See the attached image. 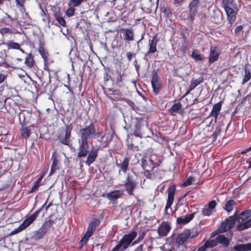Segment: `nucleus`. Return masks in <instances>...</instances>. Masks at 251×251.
I'll list each match as a JSON object with an SVG mask.
<instances>
[{"label":"nucleus","mask_w":251,"mask_h":251,"mask_svg":"<svg viewBox=\"0 0 251 251\" xmlns=\"http://www.w3.org/2000/svg\"><path fill=\"white\" fill-rule=\"evenodd\" d=\"M46 203L42 206V207L38 209V210L36 211L33 214H32L31 215H30L29 217L26 218L23 223L22 224L17 228H15L13 230H12L10 233L11 235H15L16 234L22 231H23L24 229H25V228L28 227L31 223H32L34 220L36 219V218L39 215L40 212L45 206Z\"/></svg>","instance_id":"f257e3e1"},{"label":"nucleus","mask_w":251,"mask_h":251,"mask_svg":"<svg viewBox=\"0 0 251 251\" xmlns=\"http://www.w3.org/2000/svg\"><path fill=\"white\" fill-rule=\"evenodd\" d=\"M190 236L189 230H185L178 235L176 242L172 244V249L174 251H183L185 246V243Z\"/></svg>","instance_id":"f03ea898"},{"label":"nucleus","mask_w":251,"mask_h":251,"mask_svg":"<svg viewBox=\"0 0 251 251\" xmlns=\"http://www.w3.org/2000/svg\"><path fill=\"white\" fill-rule=\"evenodd\" d=\"M137 234L136 232L132 231L128 234L125 235L119 243L112 250V251H123L126 249L136 237Z\"/></svg>","instance_id":"7ed1b4c3"},{"label":"nucleus","mask_w":251,"mask_h":251,"mask_svg":"<svg viewBox=\"0 0 251 251\" xmlns=\"http://www.w3.org/2000/svg\"><path fill=\"white\" fill-rule=\"evenodd\" d=\"M158 160L156 155L153 154L150 156H146L142 161V167L147 172L152 171L158 166Z\"/></svg>","instance_id":"20e7f679"},{"label":"nucleus","mask_w":251,"mask_h":251,"mask_svg":"<svg viewBox=\"0 0 251 251\" xmlns=\"http://www.w3.org/2000/svg\"><path fill=\"white\" fill-rule=\"evenodd\" d=\"M224 7L227 17V20L230 25H232L236 18L237 11L235 8L231 3H227L226 1H224L223 2Z\"/></svg>","instance_id":"39448f33"},{"label":"nucleus","mask_w":251,"mask_h":251,"mask_svg":"<svg viewBox=\"0 0 251 251\" xmlns=\"http://www.w3.org/2000/svg\"><path fill=\"white\" fill-rule=\"evenodd\" d=\"M79 133L81 135V139L79 141L87 142V140L89 138L92 137L93 135H95L96 130L95 126L93 124H91L85 128L80 129Z\"/></svg>","instance_id":"423d86ee"},{"label":"nucleus","mask_w":251,"mask_h":251,"mask_svg":"<svg viewBox=\"0 0 251 251\" xmlns=\"http://www.w3.org/2000/svg\"><path fill=\"white\" fill-rule=\"evenodd\" d=\"M99 225V221L96 219L89 224L86 232L80 241L79 244L81 246L87 242L88 238L91 236L93 232L95 231L96 228Z\"/></svg>","instance_id":"0eeeda50"},{"label":"nucleus","mask_w":251,"mask_h":251,"mask_svg":"<svg viewBox=\"0 0 251 251\" xmlns=\"http://www.w3.org/2000/svg\"><path fill=\"white\" fill-rule=\"evenodd\" d=\"M53 223V221L52 220H49L45 222L42 227L40 228L34 234V238L36 239L42 238L50 228Z\"/></svg>","instance_id":"6e6552de"},{"label":"nucleus","mask_w":251,"mask_h":251,"mask_svg":"<svg viewBox=\"0 0 251 251\" xmlns=\"http://www.w3.org/2000/svg\"><path fill=\"white\" fill-rule=\"evenodd\" d=\"M168 199L165 208V213L168 214V209L171 208L174 200V196L176 192V187L175 185H171L167 190Z\"/></svg>","instance_id":"1a4fd4ad"},{"label":"nucleus","mask_w":251,"mask_h":251,"mask_svg":"<svg viewBox=\"0 0 251 251\" xmlns=\"http://www.w3.org/2000/svg\"><path fill=\"white\" fill-rule=\"evenodd\" d=\"M72 127L70 126H67L65 130H64L59 134L58 138L60 142L64 145H68L70 143V138Z\"/></svg>","instance_id":"9d476101"},{"label":"nucleus","mask_w":251,"mask_h":251,"mask_svg":"<svg viewBox=\"0 0 251 251\" xmlns=\"http://www.w3.org/2000/svg\"><path fill=\"white\" fill-rule=\"evenodd\" d=\"M236 220L234 217H230L223 222L220 226V231L224 232L231 228L235 224Z\"/></svg>","instance_id":"9b49d317"},{"label":"nucleus","mask_w":251,"mask_h":251,"mask_svg":"<svg viewBox=\"0 0 251 251\" xmlns=\"http://www.w3.org/2000/svg\"><path fill=\"white\" fill-rule=\"evenodd\" d=\"M151 85L154 92L157 94L159 93L160 90L162 87V83L156 73H154L152 75L151 80Z\"/></svg>","instance_id":"f8f14e48"},{"label":"nucleus","mask_w":251,"mask_h":251,"mask_svg":"<svg viewBox=\"0 0 251 251\" xmlns=\"http://www.w3.org/2000/svg\"><path fill=\"white\" fill-rule=\"evenodd\" d=\"M216 205V202L215 201H212L209 202L208 204L205 205L202 210V214L204 216H209L211 215L214 211Z\"/></svg>","instance_id":"ddd939ff"},{"label":"nucleus","mask_w":251,"mask_h":251,"mask_svg":"<svg viewBox=\"0 0 251 251\" xmlns=\"http://www.w3.org/2000/svg\"><path fill=\"white\" fill-rule=\"evenodd\" d=\"M171 226L167 222H163L158 227L157 232L161 237L166 236L171 229Z\"/></svg>","instance_id":"4468645a"},{"label":"nucleus","mask_w":251,"mask_h":251,"mask_svg":"<svg viewBox=\"0 0 251 251\" xmlns=\"http://www.w3.org/2000/svg\"><path fill=\"white\" fill-rule=\"evenodd\" d=\"M120 31L124 36V40L126 41L134 40V33L131 28H121Z\"/></svg>","instance_id":"2eb2a0df"},{"label":"nucleus","mask_w":251,"mask_h":251,"mask_svg":"<svg viewBox=\"0 0 251 251\" xmlns=\"http://www.w3.org/2000/svg\"><path fill=\"white\" fill-rule=\"evenodd\" d=\"M79 152L78 157H81L85 156L87 155L88 145L87 142L79 141Z\"/></svg>","instance_id":"dca6fc26"},{"label":"nucleus","mask_w":251,"mask_h":251,"mask_svg":"<svg viewBox=\"0 0 251 251\" xmlns=\"http://www.w3.org/2000/svg\"><path fill=\"white\" fill-rule=\"evenodd\" d=\"M219 52L217 48L215 47H211L209 56V62L210 63H213L218 59Z\"/></svg>","instance_id":"f3484780"},{"label":"nucleus","mask_w":251,"mask_h":251,"mask_svg":"<svg viewBox=\"0 0 251 251\" xmlns=\"http://www.w3.org/2000/svg\"><path fill=\"white\" fill-rule=\"evenodd\" d=\"M125 187L126 188V191L129 195H133V190L136 185V183L130 179L129 177H127L126 181L125 183Z\"/></svg>","instance_id":"a211bd4d"},{"label":"nucleus","mask_w":251,"mask_h":251,"mask_svg":"<svg viewBox=\"0 0 251 251\" xmlns=\"http://www.w3.org/2000/svg\"><path fill=\"white\" fill-rule=\"evenodd\" d=\"M123 194V190H117L112 191L107 194V197L110 201H114L120 198Z\"/></svg>","instance_id":"6ab92c4d"},{"label":"nucleus","mask_w":251,"mask_h":251,"mask_svg":"<svg viewBox=\"0 0 251 251\" xmlns=\"http://www.w3.org/2000/svg\"><path fill=\"white\" fill-rule=\"evenodd\" d=\"M251 211L245 210L242 212L235 219L239 224L244 223V222L251 216Z\"/></svg>","instance_id":"aec40b11"},{"label":"nucleus","mask_w":251,"mask_h":251,"mask_svg":"<svg viewBox=\"0 0 251 251\" xmlns=\"http://www.w3.org/2000/svg\"><path fill=\"white\" fill-rule=\"evenodd\" d=\"M222 107V103L221 102H219L216 104H215L212 108V110L209 116H213L215 118V121H216L218 116L221 111Z\"/></svg>","instance_id":"412c9836"},{"label":"nucleus","mask_w":251,"mask_h":251,"mask_svg":"<svg viewBox=\"0 0 251 251\" xmlns=\"http://www.w3.org/2000/svg\"><path fill=\"white\" fill-rule=\"evenodd\" d=\"M157 39L156 36H154L151 40H149L150 49L148 52V54L153 53L156 51V45Z\"/></svg>","instance_id":"4be33fe9"},{"label":"nucleus","mask_w":251,"mask_h":251,"mask_svg":"<svg viewBox=\"0 0 251 251\" xmlns=\"http://www.w3.org/2000/svg\"><path fill=\"white\" fill-rule=\"evenodd\" d=\"M195 213L186 215L184 217H179L177 219V222L180 224H186L191 221L194 217Z\"/></svg>","instance_id":"5701e85b"},{"label":"nucleus","mask_w":251,"mask_h":251,"mask_svg":"<svg viewBox=\"0 0 251 251\" xmlns=\"http://www.w3.org/2000/svg\"><path fill=\"white\" fill-rule=\"evenodd\" d=\"M217 244L219 243L222 244L223 246L227 247L229 244V240L226 238L224 235H220L216 237Z\"/></svg>","instance_id":"b1692460"},{"label":"nucleus","mask_w":251,"mask_h":251,"mask_svg":"<svg viewBox=\"0 0 251 251\" xmlns=\"http://www.w3.org/2000/svg\"><path fill=\"white\" fill-rule=\"evenodd\" d=\"M199 3V0H193L189 4L190 12L191 14L195 16L197 11V5Z\"/></svg>","instance_id":"393cba45"},{"label":"nucleus","mask_w":251,"mask_h":251,"mask_svg":"<svg viewBox=\"0 0 251 251\" xmlns=\"http://www.w3.org/2000/svg\"><path fill=\"white\" fill-rule=\"evenodd\" d=\"M97 156V153L96 151H91L87 157V160L85 162L86 164L90 166L91 164L95 160Z\"/></svg>","instance_id":"a878e982"},{"label":"nucleus","mask_w":251,"mask_h":251,"mask_svg":"<svg viewBox=\"0 0 251 251\" xmlns=\"http://www.w3.org/2000/svg\"><path fill=\"white\" fill-rule=\"evenodd\" d=\"M234 249L237 251H245L251 250V243L241 244L239 246H235Z\"/></svg>","instance_id":"bb28decb"},{"label":"nucleus","mask_w":251,"mask_h":251,"mask_svg":"<svg viewBox=\"0 0 251 251\" xmlns=\"http://www.w3.org/2000/svg\"><path fill=\"white\" fill-rule=\"evenodd\" d=\"M129 164V159L127 158H125L121 164H117V166L120 168V171L126 173Z\"/></svg>","instance_id":"cd10ccee"},{"label":"nucleus","mask_w":251,"mask_h":251,"mask_svg":"<svg viewBox=\"0 0 251 251\" xmlns=\"http://www.w3.org/2000/svg\"><path fill=\"white\" fill-rule=\"evenodd\" d=\"M181 108V104L178 102L174 104L172 107L169 109V112L172 115H175Z\"/></svg>","instance_id":"c85d7f7f"},{"label":"nucleus","mask_w":251,"mask_h":251,"mask_svg":"<svg viewBox=\"0 0 251 251\" xmlns=\"http://www.w3.org/2000/svg\"><path fill=\"white\" fill-rule=\"evenodd\" d=\"M251 226V218L247 221L240 224L237 226L238 230H243Z\"/></svg>","instance_id":"c756f323"},{"label":"nucleus","mask_w":251,"mask_h":251,"mask_svg":"<svg viewBox=\"0 0 251 251\" xmlns=\"http://www.w3.org/2000/svg\"><path fill=\"white\" fill-rule=\"evenodd\" d=\"M202 81V79L201 78H199L198 79H193L191 81V83L189 86V90L190 91H192L194 88H195L198 85L201 84Z\"/></svg>","instance_id":"7c9ffc66"},{"label":"nucleus","mask_w":251,"mask_h":251,"mask_svg":"<svg viewBox=\"0 0 251 251\" xmlns=\"http://www.w3.org/2000/svg\"><path fill=\"white\" fill-rule=\"evenodd\" d=\"M7 48L8 49H17L20 50L22 52H24L22 49H20V45L15 42H10L7 44Z\"/></svg>","instance_id":"2f4dec72"},{"label":"nucleus","mask_w":251,"mask_h":251,"mask_svg":"<svg viewBox=\"0 0 251 251\" xmlns=\"http://www.w3.org/2000/svg\"><path fill=\"white\" fill-rule=\"evenodd\" d=\"M33 57L31 54L28 55L25 60V64L29 68H31L34 64Z\"/></svg>","instance_id":"473e14b6"},{"label":"nucleus","mask_w":251,"mask_h":251,"mask_svg":"<svg viewBox=\"0 0 251 251\" xmlns=\"http://www.w3.org/2000/svg\"><path fill=\"white\" fill-rule=\"evenodd\" d=\"M235 204V202L233 200H229L226 202L225 209L228 212H230L233 209V207Z\"/></svg>","instance_id":"72a5a7b5"},{"label":"nucleus","mask_w":251,"mask_h":251,"mask_svg":"<svg viewBox=\"0 0 251 251\" xmlns=\"http://www.w3.org/2000/svg\"><path fill=\"white\" fill-rule=\"evenodd\" d=\"M140 127L141 126L140 123H137L135 126L133 134L135 136L141 138V131L140 130Z\"/></svg>","instance_id":"f704fd0d"},{"label":"nucleus","mask_w":251,"mask_h":251,"mask_svg":"<svg viewBox=\"0 0 251 251\" xmlns=\"http://www.w3.org/2000/svg\"><path fill=\"white\" fill-rule=\"evenodd\" d=\"M251 77V74L249 70L245 69V75L242 83L244 84L250 80Z\"/></svg>","instance_id":"c9c22d12"},{"label":"nucleus","mask_w":251,"mask_h":251,"mask_svg":"<svg viewBox=\"0 0 251 251\" xmlns=\"http://www.w3.org/2000/svg\"><path fill=\"white\" fill-rule=\"evenodd\" d=\"M205 244L208 248H211L217 245V241L216 239L215 240H208L205 243Z\"/></svg>","instance_id":"e433bc0d"},{"label":"nucleus","mask_w":251,"mask_h":251,"mask_svg":"<svg viewBox=\"0 0 251 251\" xmlns=\"http://www.w3.org/2000/svg\"><path fill=\"white\" fill-rule=\"evenodd\" d=\"M191 56L196 61L202 60H203V59L204 58L200 54L197 53L196 52H195L194 51H193L192 52Z\"/></svg>","instance_id":"4c0bfd02"},{"label":"nucleus","mask_w":251,"mask_h":251,"mask_svg":"<svg viewBox=\"0 0 251 251\" xmlns=\"http://www.w3.org/2000/svg\"><path fill=\"white\" fill-rule=\"evenodd\" d=\"M21 134L24 138H26L29 136L30 133L27 128H23L21 131Z\"/></svg>","instance_id":"58836bf2"},{"label":"nucleus","mask_w":251,"mask_h":251,"mask_svg":"<svg viewBox=\"0 0 251 251\" xmlns=\"http://www.w3.org/2000/svg\"><path fill=\"white\" fill-rule=\"evenodd\" d=\"M57 160L54 159L51 164V167L50 169V175H51L54 172H55L57 169Z\"/></svg>","instance_id":"ea45409f"},{"label":"nucleus","mask_w":251,"mask_h":251,"mask_svg":"<svg viewBox=\"0 0 251 251\" xmlns=\"http://www.w3.org/2000/svg\"><path fill=\"white\" fill-rule=\"evenodd\" d=\"M55 19L58 22V23L61 25L62 26H65L66 22L63 17L60 16L59 15H55Z\"/></svg>","instance_id":"a19ab883"},{"label":"nucleus","mask_w":251,"mask_h":251,"mask_svg":"<svg viewBox=\"0 0 251 251\" xmlns=\"http://www.w3.org/2000/svg\"><path fill=\"white\" fill-rule=\"evenodd\" d=\"M39 51L44 60L46 61V59L48 58V52L43 48H40Z\"/></svg>","instance_id":"79ce46f5"},{"label":"nucleus","mask_w":251,"mask_h":251,"mask_svg":"<svg viewBox=\"0 0 251 251\" xmlns=\"http://www.w3.org/2000/svg\"><path fill=\"white\" fill-rule=\"evenodd\" d=\"M41 179H42V178L40 177L35 182V183H34V185L33 186V187L30 191V192H34L37 190V189L40 185Z\"/></svg>","instance_id":"37998d69"},{"label":"nucleus","mask_w":251,"mask_h":251,"mask_svg":"<svg viewBox=\"0 0 251 251\" xmlns=\"http://www.w3.org/2000/svg\"><path fill=\"white\" fill-rule=\"evenodd\" d=\"M74 6H69V8L66 11V14L68 16L71 17L75 14V9Z\"/></svg>","instance_id":"c03bdc74"},{"label":"nucleus","mask_w":251,"mask_h":251,"mask_svg":"<svg viewBox=\"0 0 251 251\" xmlns=\"http://www.w3.org/2000/svg\"><path fill=\"white\" fill-rule=\"evenodd\" d=\"M170 245L168 244H165L164 246L160 247L161 250L163 251H174L172 249V246H171V249L170 248Z\"/></svg>","instance_id":"a18cd8bd"},{"label":"nucleus","mask_w":251,"mask_h":251,"mask_svg":"<svg viewBox=\"0 0 251 251\" xmlns=\"http://www.w3.org/2000/svg\"><path fill=\"white\" fill-rule=\"evenodd\" d=\"M193 181V178L192 177H188L186 180L183 183V185L184 186H187L190 185L192 184Z\"/></svg>","instance_id":"49530a36"},{"label":"nucleus","mask_w":251,"mask_h":251,"mask_svg":"<svg viewBox=\"0 0 251 251\" xmlns=\"http://www.w3.org/2000/svg\"><path fill=\"white\" fill-rule=\"evenodd\" d=\"M10 29L7 27H4L0 29V33L3 35L10 32Z\"/></svg>","instance_id":"de8ad7c7"},{"label":"nucleus","mask_w":251,"mask_h":251,"mask_svg":"<svg viewBox=\"0 0 251 251\" xmlns=\"http://www.w3.org/2000/svg\"><path fill=\"white\" fill-rule=\"evenodd\" d=\"M145 233L143 232L139 236L137 241L134 242V244L138 243L140 242L144 238Z\"/></svg>","instance_id":"09e8293b"},{"label":"nucleus","mask_w":251,"mask_h":251,"mask_svg":"<svg viewBox=\"0 0 251 251\" xmlns=\"http://www.w3.org/2000/svg\"><path fill=\"white\" fill-rule=\"evenodd\" d=\"M242 29H243L242 25L237 26V27H236V28L234 30V32L236 34H239L240 33V32L242 30Z\"/></svg>","instance_id":"8fccbe9b"},{"label":"nucleus","mask_w":251,"mask_h":251,"mask_svg":"<svg viewBox=\"0 0 251 251\" xmlns=\"http://www.w3.org/2000/svg\"><path fill=\"white\" fill-rule=\"evenodd\" d=\"M17 5H19L21 7H23L25 0H16Z\"/></svg>","instance_id":"3c124183"},{"label":"nucleus","mask_w":251,"mask_h":251,"mask_svg":"<svg viewBox=\"0 0 251 251\" xmlns=\"http://www.w3.org/2000/svg\"><path fill=\"white\" fill-rule=\"evenodd\" d=\"M6 78V75L4 74H0V84L3 82Z\"/></svg>","instance_id":"603ef678"},{"label":"nucleus","mask_w":251,"mask_h":251,"mask_svg":"<svg viewBox=\"0 0 251 251\" xmlns=\"http://www.w3.org/2000/svg\"><path fill=\"white\" fill-rule=\"evenodd\" d=\"M207 248V247L204 244L202 246L199 248L198 251H205Z\"/></svg>","instance_id":"864d4df0"},{"label":"nucleus","mask_w":251,"mask_h":251,"mask_svg":"<svg viewBox=\"0 0 251 251\" xmlns=\"http://www.w3.org/2000/svg\"><path fill=\"white\" fill-rule=\"evenodd\" d=\"M132 54L129 52H128L126 53V56L127 58V59L129 61H130L131 60V58L132 57Z\"/></svg>","instance_id":"5fc2aeb1"},{"label":"nucleus","mask_w":251,"mask_h":251,"mask_svg":"<svg viewBox=\"0 0 251 251\" xmlns=\"http://www.w3.org/2000/svg\"><path fill=\"white\" fill-rule=\"evenodd\" d=\"M251 151V147H250L249 148L247 149L244 150L243 151H242L241 152V153L242 154H245V153H247V152H248V151Z\"/></svg>","instance_id":"6e6d98bb"},{"label":"nucleus","mask_w":251,"mask_h":251,"mask_svg":"<svg viewBox=\"0 0 251 251\" xmlns=\"http://www.w3.org/2000/svg\"><path fill=\"white\" fill-rule=\"evenodd\" d=\"M122 80V76L121 75H120V74H119V76L117 77V79H116V81L117 82H121Z\"/></svg>","instance_id":"4d7b16f0"},{"label":"nucleus","mask_w":251,"mask_h":251,"mask_svg":"<svg viewBox=\"0 0 251 251\" xmlns=\"http://www.w3.org/2000/svg\"><path fill=\"white\" fill-rule=\"evenodd\" d=\"M5 0H0V5L3 4Z\"/></svg>","instance_id":"13d9d810"},{"label":"nucleus","mask_w":251,"mask_h":251,"mask_svg":"<svg viewBox=\"0 0 251 251\" xmlns=\"http://www.w3.org/2000/svg\"><path fill=\"white\" fill-rule=\"evenodd\" d=\"M51 205V203H49L48 205L47 206L46 208V210H47L48 208Z\"/></svg>","instance_id":"bf43d9fd"},{"label":"nucleus","mask_w":251,"mask_h":251,"mask_svg":"<svg viewBox=\"0 0 251 251\" xmlns=\"http://www.w3.org/2000/svg\"><path fill=\"white\" fill-rule=\"evenodd\" d=\"M217 14H218V15H220V16H222V14H221V13H220V11H217Z\"/></svg>","instance_id":"052dcab7"},{"label":"nucleus","mask_w":251,"mask_h":251,"mask_svg":"<svg viewBox=\"0 0 251 251\" xmlns=\"http://www.w3.org/2000/svg\"><path fill=\"white\" fill-rule=\"evenodd\" d=\"M114 2H115L116 1V0H112Z\"/></svg>","instance_id":"680f3d73"}]
</instances>
